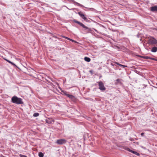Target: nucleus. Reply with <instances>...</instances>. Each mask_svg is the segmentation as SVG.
<instances>
[{"instance_id":"f257e3e1","label":"nucleus","mask_w":157,"mask_h":157,"mask_svg":"<svg viewBox=\"0 0 157 157\" xmlns=\"http://www.w3.org/2000/svg\"><path fill=\"white\" fill-rule=\"evenodd\" d=\"M11 101L13 103L17 104H20L23 103L22 99L20 98H18L16 96H13L12 98Z\"/></svg>"},{"instance_id":"f03ea898","label":"nucleus","mask_w":157,"mask_h":157,"mask_svg":"<svg viewBox=\"0 0 157 157\" xmlns=\"http://www.w3.org/2000/svg\"><path fill=\"white\" fill-rule=\"evenodd\" d=\"M98 86H99V89L101 91L105 90L106 89L103 82L99 81L98 82Z\"/></svg>"},{"instance_id":"7ed1b4c3","label":"nucleus","mask_w":157,"mask_h":157,"mask_svg":"<svg viewBox=\"0 0 157 157\" xmlns=\"http://www.w3.org/2000/svg\"><path fill=\"white\" fill-rule=\"evenodd\" d=\"M74 22H75V23L78 24H79L80 26H82L83 28H85L86 29H89V28L85 26L82 23L80 22L79 21H78L75 20H73Z\"/></svg>"},{"instance_id":"20e7f679","label":"nucleus","mask_w":157,"mask_h":157,"mask_svg":"<svg viewBox=\"0 0 157 157\" xmlns=\"http://www.w3.org/2000/svg\"><path fill=\"white\" fill-rule=\"evenodd\" d=\"M66 142L67 141L65 139H59L57 140L56 143L58 144L61 145L65 144Z\"/></svg>"},{"instance_id":"39448f33","label":"nucleus","mask_w":157,"mask_h":157,"mask_svg":"<svg viewBox=\"0 0 157 157\" xmlns=\"http://www.w3.org/2000/svg\"><path fill=\"white\" fill-rule=\"evenodd\" d=\"M151 11L153 12L157 11V6H155L151 7Z\"/></svg>"},{"instance_id":"423d86ee","label":"nucleus","mask_w":157,"mask_h":157,"mask_svg":"<svg viewBox=\"0 0 157 157\" xmlns=\"http://www.w3.org/2000/svg\"><path fill=\"white\" fill-rule=\"evenodd\" d=\"M71 2L73 3L76 4L78 6L81 7H85L86 8H87V7H84L83 5L81 4H80L78 3L77 2H76L74 0H71Z\"/></svg>"},{"instance_id":"0eeeda50","label":"nucleus","mask_w":157,"mask_h":157,"mask_svg":"<svg viewBox=\"0 0 157 157\" xmlns=\"http://www.w3.org/2000/svg\"><path fill=\"white\" fill-rule=\"evenodd\" d=\"M46 122L49 124H52V123L54 122V121L53 120L51 119H46L45 121Z\"/></svg>"},{"instance_id":"6e6552de","label":"nucleus","mask_w":157,"mask_h":157,"mask_svg":"<svg viewBox=\"0 0 157 157\" xmlns=\"http://www.w3.org/2000/svg\"><path fill=\"white\" fill-rule=\"evenodd\" d=\"M151 51L153 52H155L157 51V47H154L152 48Z\"/></svg>"},{"instance_id":"1a4fd4ad","label":"nucleus","mask_w":157,"mask_h":157,"mask_svg":"<svg viewBox=\"0 0 157 157\" xmlns=\"http://www.w3.org/2000/svg\"><path fill=\"white\" fill-rule=\"evenodd\" d=\"M121 79H117L116 80V82H115V84H121L122 82H121Z\"/></svg>"},{"instance_id":"9d476101","label":"nucleus","mask_w":157,"mask_h":157,"mask_svg":"<svg viewBox=\"0 0 157 157\" xmlns=\"http://www.w3.org/2000/svg\"><path fill=\"white\" fill-rule=\"evenodd\" d=\"M67 97L71 100H74L75 99V97L71 94H68Z\"/></svg>"},{"instance_id":"9b49d317","label":"nucleus","mask_w":157,"mask_h":157,"mask_svg":"<svg viewBox=\"0 0 157 157\" xmlns=\"http://www.w3.org/2000/svg\"><path fill=\"white\" fill-rule=\"evenodd\" d=\"M87 62H90V59L88 57H85L84 59Z\"/></svg>"},{"instance_id":"f8f14e48","label":"nucleus","mask_w":157,"mask_h":157,"mask_svg":"<svg viewBox=\"0 0 157 157\" xmlns=\"http://www.w3.org/2000/svg\"><path fill=\"white\" fill-rule=\"evenodd\" d=\"M143 59H150V57L148 56H142L141 57Z\"/></svg>"},{"instance_id":"ddd939ff","label":"nucleus","mask_w":157,"mask_h":157,"mask_svg":"<svg viewBox=\"0 0 157 157\" xmlns=\"http://www.w3.org/2000/svg\"><path fill=\"white\" fill-rule=\"evenodd\" d=\"M78 14L82 18L84 15V14L82 13L81 12H78Z\"/></svg>"},{"instance_id":"4468645a","label":"nucleus","mask_w":157,"mask_h":157,"mask_svg":"<svg viewBox=\"0 0 157 157\" xmlns=\"http://www.w3.org/2000/svg\"><path fill=\"white\" fill-rule=\"evenodd\" d=\"M38 155L40 157H43L44 154L41 152H40L39 153Z\"/></svg>"},{"instance_id":"2eb2a0df","label":"nucleus","mask_w":157,"mask_h":157,"mask_svg":"<svg viewBox=\"0 0 157 157\" xmlns=\"http://www.w3.org/2000/svg\"><path fill=\"white\" fill-rule=\"evenodd\" d=\"M39 113H35L33 114V116L34 117H37L39 115Z\"/></svg>"},{"instance_id":"dca6fc26","label":"nucleus","mask_w":157,"mask_h":157,"mask_svg":"<svg viewBox=\"0 0 157 157\" xmlns=\"http://www.w3.org/2000/svg\"><path fill=\"white\" fill-rule=\"evenodd\" d=\"M82 18L85 21H87V20H88V19L86 17L85 15L83 17H82Z\"/></svg>"},{"instance_id":"f3484780","label":"nucleus","mask_w":157,"mask_h":157,"mask_svg":"<svg viewBox=\"0 0 157 157\" xmlns=\"http://www.w3.org/2000/svg\"><path fill=\"white\" fill-rule=\"evenodd\" d=\"M133 154H134L136 155L137 156H140V155L139 153L136 151H135V152L133 153Z\"/></svg>"},{"instance_id":"a211bd4d","label":"nucleus","mask_w":157,"mask_h":157,"mask_svg":"<svg viewBox=\"0 0 157 157\" xmlns=\"http://www.w3.org/2000/svg\"><path fill=\"white\" fill-rule=\"evenodd\" d=\"M88 9H89V10H90L91 11H96L93 8H88Z\"/></svg>"},{"instance_id":"6ab92c4d","label":"nucleus","mask_w":157,"mask_h":157,"mask_svg":"<svg viewBox=\"0 0 157 157\" xmlns=\"http://www.w3.org/2000/svg\"><path fill=\"white\" fill-rule=\"evenodd\" d=\"M10 63L12 65H13V66L15 67H17V66L12 62L10 61Z\"/></svg>"},{"instance_id":"aec40b11","label":"nucleus","mask_w":157,"mask_h":157,"mask_svg":"<svg viewBox=\"0 0 157 157\" xmlns=\"http://www.w3.org/2000/svg\"><path fill=\"white\" fill-rule=\"evenodd\" d=\"M119 66L121 67H122L123 68L127 67V66H126L123 65L121 64L120 65H119Z\"/></svg>"},{"instance_id":"412c9836","label":"nucleus","mask_w":157,"mask_h":157,"mask_svg":"<svg viewBox=\"0 0 157 157\" xmlns=\"http://www.w3.org/2000/svg\"><path fill=\"white\" fill-rule=\"evenodd\" d=\"M63 93L64 94L66 95V96L67 97V95H68L69 94H67V92L66 91H63Z\"/></svg>"},{"instance_id":"4be33fe9","label":"nucleus","mask_w":157,"mask_h":157,"mask_svg":"<svg viewBox=\"0 0 157 157\" xmlns=\"http://www.w3.org/2000/svg\"><path fill=\"white\" fill-rule=\"evenodd\" d=\"M150 59H151V60H153L156 61H157V59H155L154 58L150 57Z\"/></svg>"},{"instance_id":"5701e85b","label":"nucleus","mask_w":157,"mask_h":157,"mask_svg":"<svg viewBox=\"0 0 157 157\" xmlns=\"http://www.w3.org/2000/svg\"><path fill=\"white\" fill-rule=\"evenodd\" d=\"M20 157H27L25 155H23L20 154Z\"/></svg>"},{"instance_id":"b1692460","label":"nucleus","mask_w":157,"mask_h":157,"mask_svg":"<svg viewBox=\"0 0 157 157\" xmlns=\"http://www.w3.org/2000/svg\"><path fill=\"white\" fill-rule=\"evenodd\" d=\"M4 59L6 60V61H7V62H8V63H10V61L9 60L6 59Z\"/></svg>"},{"instance_id":"393cba45","label":"nucleus","mask_w":157,"mask_h":157,"mask_svg":"<svg viewBox=\"0 0 157 157\" xmlns=\"http://www.w3.org/2000/svg\"><path fill=\"white\" fill-rule=\"evenodd\" d=\"M89 72L92 75L93 74V71L92 70H90L89 71Z\"/></svg>"},{"instance_id":"a878e982","label":"nucleus","mask_w":157,"mask_h":157,"mask_svg":"<svg viewBox=\"0 0 157 157\" xmlns=\"http://www.w3.org/2000/svg\"><path fill=\"white\" fill-rule=\"evenodd\" d=\"M128 151L132 152V153H134V152H135V151H132V150H130V149H129V150H128Z\"/></svg>"},{"instance_id":"bb28decb","label":"nucleus","mask_w":157,"mask_h":157,"mask_svg":"<svg viewBox=\"0 0 157 157\" xmlns=\"http://www.w3.org/2000/svg\"><path fill=\"white\" fill-rule=\"evenodd\" d=\"M63 38H65L66 39H67V40H68V37H67L66 36H63Z\"/></svg>"},{"instance_id":"cd10ccee","label":"nucleus","mask_w":157,"mask_h":157,"mask_svg":"<svg viewBox=\"0 0 157 157\" xmlns=\"http://www.w3.org/2000/svg\"><path fill=\"white\" fill-rule=\"evenodd\" d=\"M71 41H72L73 42H76L75 40H73L72 39H71Z\"/></svg>"},{"instance_id":"c85d7f7f","label":"nucleus","mask_w":157,"mask_h":157,"mask_svg":"<svg viewBox=\"0 0 157 157\" xmlns=\"http://www.w3.org/2000/svg\"><path fill=\"white\" fill-rule=\"evenodd\" d=\"M115 63L116 64H117V65H118L119 66V65H120V63H118L117 62H116Z\"/></svg>"},{"instance_id":"c756f323","label":"nucleus","mask_w":157,"mask_h":157,"mask_svg":"<svg viewBox=\"0 0 157 157\" xmlns=\"http://www.w3.org/2000/svg\"><path fill=\"white\" fill-rule=\"evenodd\" d=\"M111 65L112 66H114L115 65L113 63H111Z\"/></svg>"},{"instance_id":"7c9ffc66","label":"nucleus","mask_w":157,"mask_h":157,"mask_svg":"<svg viewBox=\"0 0 157 157\" xmlns=\"http://www.w3.org/2000/svg\"><path fill=\"white\" fill-rule=\"evenodd\" d=\"M144 133H142L141 134V136H143V135H144Z\"/></svg>"},{"instance_id":"2f4dec72","label":"nucleus","mask_w":157,"mask_h":157,"mask_svg":"<svg viewBox=\"0 0 157 157\" xmlns=\"http://www.w3.org/2000/svg\"><path fill=\"white\" fill-rule=\"evenodd\" d=\"M144 86L145 87H146L147 86V85H144Z\"/></svg>"},{"instance_id":"473e14b6","label":"nucleus","mask_w":157,"mask_h":157,"mask_svg":"<svg viewBox=\"0 0 157 157\" xmlns=\"http://www.w3.org/2000/svg\"><path fill=\"white\" fill-rule=\"evenodd\" d=\"M137 37L139 38V35H137Z\"/></svg>"},{"instance_id":"72a5a7b5","label":"nucleus","mask_w":157,"mask_h":157,"mask_svg":"<svg viewBox=\"0 0 157 157\" xmlns=\"http://www.w3.org/2000/svg\"><path fill=\"white\" fill-rule=\"evenodd\" d=\"M71 40V39H70V38H68V40Z\"/></svg>"},{"instance_id":"f704fd0d","label":"nucleus","mask_w":157,"mask_h":157,"mask_svg":"<svg viewBox=\"0 0 157 157\" xmlns=\"http://www.w3.org/2000/svg\"><path fill=\"white\" fill-rule=\"evenodd\" d=\"M141 40H142L141 38H140V41H141Z\"/></svg>"},{"instance_id":"c9c22d12","label":"nucleus","mask_w":157,"mask_h":157,"mask_svg":"<svg viewBox=\"0 0 157 157\" xmlns=\"http://www.w3.org/2000/svg\"><path fill=\"white\" fill-rule=\"evenodd\" d=\"M155 87V88H157V87Z\"/></svg>"},{"instance_id":"e433bc0d","label":"nucleus","mask_w":157,"mask_h":157,"mask_svg":"<svg viewBox=\"0 0 157 157\" xmlns=\"http://www.w3.org/2000/svg\"><path fill=\"white\" fill-rule=\"evenodd\" d=\"M95 31L96 32H97V30H95Z\"/></svg>"}]
</instances>
